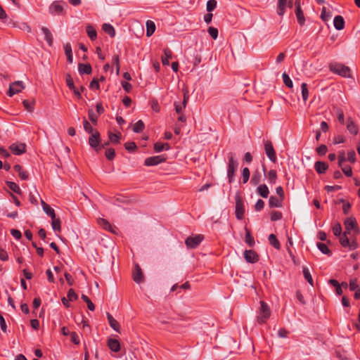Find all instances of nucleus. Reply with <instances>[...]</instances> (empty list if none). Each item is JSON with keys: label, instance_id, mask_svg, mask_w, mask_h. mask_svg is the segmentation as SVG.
I'll return each instance as SVG.
<instances>
[{"label": "nucleus", "instance_id": "f257e3e1", "mask_svg": "<svg viewBox=\"0 0 360 360\" xmlns=\"http://www.w3.org/2000/svg\"><path fill=\"white\" fill-rule=\"evenodd\" d=\"M329 70L334 74L342 77H351V70L349 67L340 63H331L329 65Z\"/></svg>", "mask_w": 360, "mask_h": 360}, {"label": "nucleus", "instance_id": "f03ea898", "mask_svg": "<svg viewBox=\"0 0 360 360\" xmlns=\"http://www.w3.org/2000/svg\"><path fill=\"white\" fill-rule=\"evenodd\" d=\"M228 167H227V176L229 183H232L234 180L235 173L238 167V162L235 159V154L229 153L228 155Z\"/></svg>", "mask_w": 360, "mask_h": 360}, {"label": "nucleus", "instance_id": "7ed1b4c3", "mask_svg": "<svg viewBox=\"0 0 360 360\" xmlns=\"http://www.w3.org/2000/svg\"><path fill=\"white\" fill-rule=\"evenodd\" d=\"M260 307L257 311V321L259 324L266 322L271 316V310L269 305L264 301H260Z\"/></svg>", "mask_w": 360, "mask_h": 360}, {"label": "nucleus", "instance_id": "20e7f679", "mask_svg": "<svg viewBox=\"0 0 360 360\" xmlns=\"http://www.w3.org/2000/svg\"><path fill=\"white\" fill-rule=\"evenodd\" d=\"M351 233L345 231L342 235L340 236V243L343 248H347L349 250H354L359 248V244L356 238H352L351 240L348 238V235Z\"/></svg>", "mask_w": 360, "mask_h": 360}, {"label": "nucleus", "instance_id": "39448f33", "mask_svg": "<svg viewBox=\"0 0 360 360\" xmlns=\"http://www.w3.org/2000/svg\"><path fill=\"white\" fill-rule=\"evenodd\" d=\"M204 236L201 234H192L185 240V244L188 249L196 248L203 240Z\"/></svg>", "mask_w": 360, "mask_h": 360}, {"label": "nucleus", "instance_id": "423d86ee", "mask_svg": "<svg viewBox=\"0 0 360 360\" xmlns=\"http://www.w3.org/2000/svg\"><path fill=\"white\" fill-rule=\"evenodd\" d=\"M236 216L239 220L242 219L245 214L244 202L239 194L236 195Z\"/></svg>", "mask_w": 360, "mask_h": 360}, {"label": "nucleus", "instance_id": "0eeeda50", "mask_svg": "<svg viewBox=\"0 0 360 360\" xmlns=\"http://www.w3.org/2000/svg\"><path fill=\"white\" fill-rule=\"evenodd\" d=\"M89 143L96 151H98L101 149L99 146L101 143V135L98 130H95V132L91 134L89 138Z\"/></svg>", "mask_w": 360, "mask_h": 360}, {"label": "nucleus", "instance_id": "6e6552de", "mask_svg": "<svg viewBox=\"0 0 360 360\" xmlns=\"http://www.w3.org/2000/svg\"><path fill=\"white\" fill-rule=\"evenodd\" d=\"M346 232L351 233V231H354L355 233H358V227L356 219L354 217H349L344 221Z\"/></svg>", "mask_w": 360, "mask_h": 360}, {"label": "nucleus", "instance_id": "1a4fd4ad", "mask_svg": "<svg viewBox=\"0 0 360 360\" xmlns=\"http://www.w3.org/2000/svg\"><path fill=\"white\" fill-rule=\"evenodd\" d=\"M25 89V86L21 81H17L11 83L9 86L8 96H13L14 94L20 93L22 89Z\"/></svg>", "mask_w": 360, "mask_h": 360}, {"label": "nucleus", "instance_id": "9d476101", "mask_svg": "<svg viewBox=\"0 0 360 360\" xmlns=\"http://www.w3.org/2000/svg\"><path fill=\"white\" fill-rule=\"evenodd\" d=\"M264 150L269 160L273 162H276L277 160L276 152L270 141L267 140L264 142Z\"/></svg>", "mask_w": 360, "mask_h": 360}, {"label": "nucleus", "instance_id": "9b49d317", "mask_svg": "<svg viewBox=\"0 0 360 360\" xmlns=\"http://www.w3.org/2000/svg\"><path fill=\"white\" fill-rule=\"evenodd\" d=\"M165 160L166 158L164 155H156L147 158L145 160L144 165L148 167L155 166L160 163L165 162Z\"/></svg>", "mask_w": 360, "mask_h": 360}, {"label": "nucleus", "instance_id": "f8f14e48", "mask_svg": "<svg viewBox=\"0 0 360 360\" xmlns=\"http://www.w3.org/2000/svg\"><path fill=\"white\" fill-rule=\"evenodd\" d=\"M65 3L62 1H53L49 7V11L52 14H62L64 11L63 5Z\"/></svg>", "mask_w": 360, "mask_h": 360}, {"label": "nucleus", "instance_id": "ddd939ff", "mask_svg": "<svg viewBox=\"0 0 360 360\" xmlns=\"http://www.w3.org/2000/svg\"><path fill=\"white\" fill-rule=\"evenodd\" d=\"M288 6L292 8V3L291 1L288 2V0H278V6H277V13L280 16L283 15L285 12L286 7Z\"/></svg>", "mask_w": 360, "mask_h": 360}, {"label": "nucleus", "instance_id": "4468645a", "mask_svg": "<svg viewBox=\"0 0 360 360\" xmlns=\"http://www.w3.org/2000/svg\"><path fill=\"white\" fill-rule=\"evenodd\" d=\"M244 258L249 263H256L259 260V255L257 253L252 250H246L244 252Z\"/></svg>", "mask_w": 360, "mask_h": 360}, {"label": "nucleus", "instance_id": "2eb2a0df", "mask_svg": "<svg viewBox=\"0 0 360 360\" xmlns=\"http://www.w3.org/2000/svg\"><path fill=\"white\" fill-rule=\"evenodd\" d=\"M9 148L13 154L17 155H22L26 151L25 143H13L10 146Z\"/></svg>", "mask_w": 360, "mask_h": 360}, {"label": "nucleus", "instance_id": "dca6fc26", "mask_svg": "<svg viewBox=\"0 0 360 360\" xmlns=\"http://www.w3.org/2000/svg\"><path fill=\"white\" fill-rule=\"evenodd\" d=\"M133 279L136 283H141L144 280L142 270L138 264L135 265V268L133 271Z\"/></svg>", "mask_w": 360, "mask_h": 360}, {"label": "nucleus", "instance_id": "f3484780", "mask_svg": "<svg viewBox=\"0 0 360 360\" xmlns=\"http://www.w3.org/2000/svg\"><path fill=\"white\" fill-rule=\"evenodd\" d=\"M347 129L351 134L354 136L357 135L359 133V127L354 122L352 119L350 117L347 119Z\"/></svg>", "mask_w": 360, "mask_h": 360}, {"label": "nucleus", "instance_id": "a211bd4d", "mask_svg": "<svg viewBox=\"0 0 360 360\" xmlns=\"http://www.w3.org/2000/svg\"><path fill=\"white\" fill-rule=\"evenodd\" d=\"M107 319H108V323L110 326V327L112 328H113V330H115V331L120 333V326L119 323L108 312L107 313Z\"/></svg>", "mask_w": 360, "mask_h": 360}, {"label": "nucleus", "instance_id": "6ab92c4d", "mask_svg": "<svg viewBox=\"0 0 360 360\" xmlns=\"http://www.w3.org/2000/svg\"><path fill=\"white\" fill-rule=\"evenodd\" d=\"M108 346L112 352H118L120 350V342L116 339H109L108 340Z\"/></svg>", "mask_w": 360, "mask_h": 360}, {"label": "nucleus", "instance_id": "aec40b11", "mask_svg": "<svg viewBox=\"0 0 360 360\" xmlns=\"http://www.w3.org/2000/svg\"><path fill=\"white\" fill-rule=\"evenodd\" d=\"M283 199L281 198H276L275 196H271L269 200V205L270 207H282V202Z\"/></svg>", "mask_w": 360, "mask_h": 360}, {"label": "nucleus", "instance_id": "412c9836", "mask_svg": "<svg viewBox=\"0 0 360 360\" xmlns=\"http://www.w3.org/2000/svg\"><path fill=\"white\" fill-rule=\"evenodd\" d=\"M78 71H79V74H81V75H83V74L89 75L92 72V68H91V65L89 63H86V64L79 63V66H78Z\"/></svg>", "mask_w": 360, "mask_h": 360}, {"label": "nucleus", "instance_id": "4be33fe9", "mask_svg": "<svg viewBox=\"0 0 360 360\" xmlns=\"http://www.w3.org/2000/svg\"><path fill=\"white\" fill-rule=\"evenodd\" d=\"M41 31H42L43 34H44L45 40L46 41L48 44L50 46H51L53 45V35H52L51 32L46 27H41Z\"/></svg>", "mask_w": 360, "mask_h": 360}, {"label": "nucleus", "instance_id": "5701e85b", "mask_svg": "<svg viewBox=\"0 0 360 360\" xmlns=\"http://www.w3.org/2000/svg\"><path fill=\"white\" fill-rule=\"evenodd\" d=\"M334 27L338 30H341L345 27V20L341 15H336L333 20Z\"/></svg>", "mask_w": 360, "mask_h": 360}, {"label": "nucleus", "instance_id": "b1692460", "mask_svg": "<svg viewBox=\"0 0 360 360\" xmlns=\"http://www.w3.org/2000/svg\"><path fill=\"white\" fill-rule=\"evenodd\" d=\"M314 168L317 173L323 174L328 169V165L324 162L318 161L315 163Z\"/></svg>", "mask_w": 360, "mask_h": 360}, {"label": "nucleus", "instance_id": "393cba45", "mask_svg": "<svg viewBox=\"0 0 360 360\" xmlns=\"http://www.w3.org/2000/svg\"><path fill=\"white\" fill-rule=\"evenodd\" d=\"M13 169L18 173L20 178L22 180H27L29 177L27 172L23 170L22 167L19 165H15L13 167Z\"/></svg>", "mask_w": 360, "mask_h": 360}, {"label": "nucleus", "instance_id": "a878e982", "mask_svg": "<svg viewBox=\"0 0 360 360\" xmlns=\"http://www.w3.org/2000/svg\"><path fill=\"white\" fill-rule=\"evenodd\" d=\"M97 222L103 229L113 232L112 227L108 220L103 218H98Z\"/></svg>", "mask_w": 360, "mask_h": 360}, {"label": "nucleus", "instance_id": "bb28decb", "mask_svg": "<svg viewBox=\"0 0 360 360\" xmlns=\"http://www.w3.org/2000/svg\"><path fill=\"white\" fill-rule=\"evenodd\" d=\"M86 32L91 41H94L97 37V32L94 27L91 25H88L86 27Z\"/></svg>", "mask_w": 360, "mask_h": 360}, {"label": "nucleus", "instance_id": "cd10ccee", "mask_svg": "<svg viewBox=\"0 0 360 360\" xmlns=\"http://www.w3.org/2000/svg\"><path fill=\"white\" fill-rule=\"evenodd\" d=\"M65 53L69 63H72L73 56L72 51V46L70 43H67L64 46Z\"/></svg>", "mask_w": 360, "mask_h": 360}, {"label": "nucleus", "instance_id": "c85d7f7f", "mask_svg": "<svg viewBox=\"0 0 360 360\" xmlns=\"http://www.w3.org/2000/svg\"><path fill=\"white\" fill-rule=\"evenodd\" d=\"M331 12L329 8L326 6H323L321 9V18L324 21H328L331 18Z\"/></svg>", "mask_w": 360, "mask_h": 360}, {"label": "nucleus", "instance_id": "c756f323", "mask_svg": "<svg viewBox=\"0 0 360 360\" xmlns=\"http://www.w3.org/2000/svg\"><path fill=\"white\" fill-rule=\"evenodd\" d=\"M164 54L165 56L162 58V63L164 65H167L169 63V59L172 58V53L168 48H166L164 49Z\"/></svg>", "mask_w": 360, "mask_h": 360}, {"label": "nucleus", "instance_id": "7c9ffc66", "mask_svg": "<svg viewBox=\"0 0 360 360\" xmlns=\"http://www.w3.org/2000/svg\"><path fill=\"white\" fill-rule=\"evenodd\" d=\"M155 31V22L152 20L146 22V36L150 37Z\"/></svg>", "mask_w": 360, "mask_h": 360}, {"label": "nucleus", "instance_id": "2f4dec72", "mask_svg": "<svg viewBox=\"0 0 360 360\" xmlns=\"http://www.w3.org/2000/svg\"><path fill=\"white\" fill-rule=\"evenodd\" d=\"M154 150L155 152L159 153L162 150H167L169 149V145L168 143H162L161 142H157L154 144Z\"/></svg>", "mask_w": 360, "mask_h": 360}, {"label": "nucleus", "instance_id": "473e14b6", "mask_svg": "<svg viewBox=\"0 0 360 360\" xmlns=\"http://www.w3.org/2000/svg\"><path fill=\"white\" fill-rule=\"evenodd\" d=\"M102 27L103 30L110 37H113L115 35V30L110 24L104 23Z\"/></svg>", "mask_w": 360, "mask_h": 360}, {"label": "nucleus", "instance_id": "72a5a7b5", "mask_svg": "<svg viewBox=\"0 0 360 360\" xmlns=\"http://www.w3.org/2000/svg\"><path fill=\"white\" fill-rule=\"evenodd\" d=\"M257 193L263 198H267L269 193V188L266 184H261L257 188Z\"/></svg>", "mask_w": 360, "mask_h": 360}, {"label": "nucleus", "instance_id": "f704fd0d", "mask_svg": "<svg viewBox=\"0 0 360 360\" xmlns=\"http://www.w3.org/2000/svg\"><path fill=\"white\" fill-rule=\"evenodd\" d=\"M269 242L276 250H279L281 248L280 243L274 234L272 233L269 235Z\"/></svg>", "mask_w": 360, "mask_h": 360}, {"label": "nucleus", "instance_id": "c9c22d12", "mask_svg": "<svg viewBox=\"0 0 360 360\" xmlns=\"http://www.w3.org/2000/svg\"><path fill=\"white\" fill-rule=\"evenodd\" d=\"M295 15H296L297 22H299V24L300 25H304V22H305V18H304V13L302 11L301 8H295Z\"/></svg>", "mask_w": 360, "mask_h": 360}, {"label": "nucleus", "instance_id": "e433bc0d", "mask_svg": "<svg viewBox=\"0 0 360 360\" xmlns=\"http://www.w3.org/2000/svg\"><path fill=\"white\" fill-rule=\"evenodd\" d=\"M51 226L55 231L60 232L61 231L60 219L59 218H56V217H55L54 218H52L51 219Z\"/></svg>", "mask_w": 360, "mask_h": 360}, {"label": "nucleus", "instance_id": "4c0bfd02", "mask_svg": "<svg viewBox=\"0 0 360 360\" xmlns=\"http://www.w3.org/2000/svg\"><path fill=\"white\" fill-rule=\"evenodd\" d=\"M303 275H304V278L307 281V282L311 285V286H314V281H313V278L311 277V275L309 272V270L308 269L307 267L306 266H304L303 267Z\"/></svg>", "mask_w": 360, "mask_h": 360}, {"label": "nucleus", "instance_id": "58836bf2", "mask_svg": "<svg viewBox=\"0 0 360 360\" xmlns=\"http://www.w3.org/2000/svg\"><path fill=\"white\" fill-rule=\"evenodd\" d=\"M6 184L14 193H18V194L21 193V190H20V187L15 183H14L13 181H6Z\"/></svg>", "mask_w": 360, "mask_h": 360}, {"label": "nucleus", "instance_id": "ea45409f", "mask_svg": "<svg viewBox=\"0 0 360 360\" xmlns=\"http://www.w3.org/2000/svg\"><path fill=\"white\" fill-rule=\"evenodd\" d=\"M22 104L25 108L30 112H33L34 108V101L24 100Z\"/></svg>", "mask_w": 360, "mask_h": 360}, {"label": "nucleus", "instance_id": "a19ab883", "mask_svg": "<svg viewBox=\"0 0 360 360\" xmlns=\"http://www.w3.org/2000/svg\"><path fill=\"white\" fill-rule=\"evenodd\" d=\"M144 127L145 124L143 122L142 120H139L134 124L133 131L135 133H140L144 129Z\"/></svg>", "mask_w": 360, "mask_h": 360}, {"label": "nucleus", "instance_id": "79ce46f5", "mask_svg": "<svg viewBox=\"0 0 360 360\" xmlns=\"http://www.w3.org/2000/svg\"><path fill=\"white\" fill-rule=\"evenodd\" d=\"M81 298L84 302L86 303L87 307L90 311H94L95 309V306L94 303L91 301L88 296L85 295H82Z\"/></svg>", "mask_w": 360, "mask_h": 360}, {"label": "nucleus", "instance_id": "37998d69", "mask_svg": "<svg viewBox=\"0 0 360 360\" xmlns=\"http://www.w3.org/2000/svg\"><path fill=\"white\" fill-rule=\"evenodd\" d=\"M269 181L271 184H275L277 179V174L276 170L271 169L267 174Z\"/></svg>", "mask_w": 360, "mask_h": 360}, {"label": "nucleus", "instance_id": "c03bdc74", "mask_svg": "<svg viewBox=\"0 0 360 360\" xmlns=\"http://www.w3.org/2000/svg\"><path fill=\"white\" fill-rule=\"evenodd\" d=\"M302 89V96L304 101H306L309 98V90L307 89V85L306 83H302L301 85Z\"/></svg>", "mask_w": 360, "mask_h": 360}, {"label": "nucleus", "instance_id": "a18cd8bd", "mask_svg": "<svg viewBox=\"0 0 360 360\" xmlns=\"http://www.w3.org/2000/svg\"><path fill=\"white\" fill-rule=\"evenodd\" d=\"M83 127L84 130L90 134H92L95 132L96 129H93L90 123L86 119H84L83 121Z\"/></svg>", "mask_w": 360, "mask_h": 360}, {"label": "nucleus", "instance_id": "49530a36", "mask_svg": "<svg viewBox=\"0 0 360 360\" xmlns=\"http://www.w3.org/2000/svg\"><path fill=\"white\" fill-rule=\"evenodd\" d=\"M120 136H121L120 134H113L112 132L108 133V138L112 143H120Z\"/></svg>", "mask_w": 360, "mask_h": 360}, {"label": "nucleus", "instance_id": "de8ad7c7", "mask_svg": "<svg viewBox=\"0 0 360 360\" xmlns=\"http://www.w3.org/2000/svg\"><path fill=\"white\" fill-rule=\"evenodd\" d=\"M282 77H283V82L285 84V86H287L289 88H292V86H293L292 81L291 80L290 77L285 72L283 73Z\"/></svg>", "mask_w": 360, "mask_h": 360}, {"label": "nucleus", "instance_id": "09e8293b", "mask_svg": "<svg viewBox=\"0 0 360 360\" xmlns=\"http://www.w3.org/2000/svg\"><path fill=\"white\" fill-rule=\"evenodd\" d=\"M217 6V1L216 0H209L207 2L206 9L207 12H212L216 8Z\"/></svg>", "mask_w": 360, "mask_h": 360}, {"label": "nucleus", "instance_id": "8fccbe9b", "mask_svg": "<svg viewBox=\"0 0 360 360\" xmlns=\"http://www.w3.org/2000/svg\"><path fill=\"white\" fill-rule=\"evenodd\" d=\"M105 155L108 160H112L115 156V151L112 148H108L105 150Z\"/></svg>", "mask_w": 360, "mask_h": 360}, {"label": "nucleus", "instance_id": "3c124183", "mask_svg": "<svg viewBox=\"0 0 360 360\" xmlns=\"http://www.w3.org/2000/svg\"><path fill=\"white\" fill-rule=\"evenodd\" d=\"M250 172L248 167H245L243 169L242 176H243V184H245L248 181L249 179H250Z\"/></svg>", "mask_w": 360, "mask_h": 360}, {"label": "nucleus", "instance_id": "603ef678", "mask_svg": "<svg viewBox=\"0 0 360 360\" xmlns=\"http://www.w3.org/2000/svg\"><path fill=\"white\" fill-rule=\"evenodd\" d=\"M333 233L335 236H340L342 233V227L340 223H336L333 226Z\"/></svg>", "mask_w": 360, "mask_h": 360}, {"label": "nucleus", "instance_id": "864d4df0", "mask_svg": "<svg viewBox=\"0 0 360 360\" xmlns=\"http://www.w3.org/2000/svg\"><path fill=\"white\" fill-rule=\"evenodd\" d=\"M317 247L319 249V250L323 252V254L328 255L330 254V251L328 249V246L322 243H317Z\"/></svg>", "mask_w": 360, "mask_h": 360}, {"label": "nucleus", "instance_id": "5fc2aeb1", "mask_svg": "<svg viewBox=\"0 0 360 360\" xmlns=\"http://www.w3.org/2000/svg\"><path fill=\"white\" fill-rule=\"evenodd\" d=\"M112 65H115L116 67V72L118 75L120 70V57L118 55H115L112 57Z\"/></svg>", "mask_w": 360, "mask_h": 360}, {"label": "nucleus", "instance_id": "6e6d98bb", "mask_svg": "<svg viewBox=\"0 0 360 360\" xmlns=\"http://www.w3.org/2000/svg\"><path fill=\"white\" fill-rule=\"evenodd\" d=\"M282 218V213L278 211H272L271 212V221H278Z\"/></svg>", "mask_w": 360, "mask_h": 360}, {"label": "nucleus", "instance_id": "4d7b16f0", "mask_svg": "<svg viewBox=\"0 0 360 360\" xmlns=\"http://www.w3.org/2000/svg\"><path fill=\"white\" fill-rule=\"evenodd\" d=\"M209 34L213 39H216L218 37V30L213 27H210L207 30Z\"/></svg>", "mask_w": 360, "mask_h": 360}, {"label": "nucleus", "instance_id": "13d9d810", "mask_svg": "<svg viewBox=\"0 0 360 360\" xmlns=\"http://www.w3.org/2000/svg\"><path fill=\"white\" fill-rule=\"evenodd\" d=\"M89 119L94 124H96L98 117L93 110H89L88 111Z\"/></svg>", "mask_w": 360, "mask_h": 360}, {"label": "nucleus", "instance_id": "bf43d9fd", "mask_svg": "<svg viewBox=\"0 0 360 360\" xmlns=\"http://www.w3.org/2000/svg\"><path fill=\"white\" fill-rule=\"evenodd\" d=\"M44 212L49 216L51 219L56 217L54 210L50 206H45V208L43 210Z\"/></svg>", "mask_w": 360, "mask_h": 360}, {"label": "nucleus", "instance_id": "052dcab7", "mask_svg": "<svg viewBox=\"0 0 360 360\" xmlns=\"http://www.w3.org/2000/svg\"><path fill=\"white\" fill-rule=\"evenodd\" d=\"M67 297L70 302H72L77 299V295L72 288L68 290Z\"/></svg>", "mask_w": 360, "mask_h": 360}, {"label": "nucleus", "instance_id": "680f3d73", "mask_svg": "<svg viewBox=\"0 0 360 360\" xmlns=\"http://www.w3.org/2000/svg\"><path fill=\"white\" fill-rule=\"evenodd\" d=\"M328 151V148L326 145L321 144L316 148V152L319 155H324Z\"/></svg>", "mask_w": 360, "mask_h": 360}, {"label": "nucleus", "instance_id": "e2e57ef3", "mask_svg": "<svg viewBox=\"0 0 360 360\" xmlns=\"http://www.w3.org/2000/svg\"><path fill=\"white\" fill-rule=\"evenodd\" d=\"M124 148L128 151L132 152V151L135 150V149L136 148V145L134 142H132V141L127 142L124 144Z\"/></svg>", "mask_w": 360, "mask_h": 360}, {"label": "nucleus", "instance_id": "0e129e2a", "mask_svg": "<svg viewBox=\"0 0 360 360\" xmlns=\"http://www.w3.org/2000/svg\"><path fill=\"white\" fill-rule=\"evenodd\" d=\"M342 169V171L347 176H352V169L350 166H343L340 167Z\"/></svg>", "mask_w": 360, "mask_h": 360}, {"label": "nucleus", "instance_id": "69168bd1", "mask_svg": "<svg viewBox=\"0 0 360 360\" xmlns=\"http://www.w3.org/2000/svg\"><path fill=\"white\" fill-rule=\"evenodd\" d=\"M65 80H66V84H67V86H68V88L70 89H74L75 84H74L73 79H72V77L70 76V75L68 74L66 75Z\"/></svg>", "mask_w": 360, "mask_h": 360}, {"label": "nucleus", "instance_id": "338daca9", "mask_svg": "<svg viewBox=\"0 0 360 360\" xmlns=\"http://www.w3.org/2000/svg\"><path fill=\"white\" fill-rule=\"evenodd\" d=\"M347 160L351 163H354L356 162V153L354 150H349L347 153Z\"/></svg>", "mask_w": 360, "mask_h": 360}, {"label": "nucleus", "instance_id": "774afa93", "mask_svg": "<svg viewBox=\"0 0 360 360\" xmlns=\"http://www.w3.org/2000/svg\"><path fill=\"white\" fill-rule=\"evenodd\" d=\"M71 340L75 345H79L80 342L78 334L76 332L70 333Z\"/></svg>", "mask_w": 360, "mask_h": 360}]
</instances>
